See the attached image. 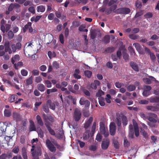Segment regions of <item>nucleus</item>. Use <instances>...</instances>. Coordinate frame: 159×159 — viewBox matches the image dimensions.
I'll return each mask as SVG.
<instances>
[{
  "label": "nucleus",
  "instance_id": "f257e3e1",
  "mask_svg": "<svg viewBox=\"0 0 159 159\" xmlns=\"http://www.w3.org/2000/svg\"><path fill=\"white\" fill-rule=\"evenodd\" d=\"M132 121L133 125L131 124L129 125V131H134L135 136L138 137L139 134L138 124L134 119H133Z\"/></svg>",
  "mask_w": 159,
  "mask_h": 159
},
{
  "label": "nucleus",
  "instance_id": "f03ea898",
  "mask_svg": "<svg viewBox=\"0 0 159 159\" xmlns=\"http://www.w3.org/2000/svg\"><path fill=\"white\" fill-rule=\"evenodd\" d=\"M46 145L48 149L52 152H54L56 150V147L54 145L57 146V143L56 141L54 139L52 140V142L49 139H47L46 140Z\"/></svg>",
  "mask_w": 159,
  "mask_h": 159
},
{
  "label": "nucleus",
  "instance_id": "7ed1b4c3",
  "mask_svg": "<svg viewBox=\"0 0 159 159\" xmlns=\"http://www.w3.org/2000/svg\"><path fill=\"white\" fill-rule=\"evenodd\" d=\"M79 103L81 105H84V109H89L90 105V102L88 100L84 98L83 97L81 98L79 101Z\"/></svg>",
  "mask_w": 159,
  "mask_h": 159
},
{
  "label": "nucleus",
  "instance_id": "20e7f679",
  "mask_svg": "<svg viewBox=\"0 0 159 159\" xmlns=\"http://www.w3.org/2000/svg\"><path fill=\"white\" fill-rule=\"evenodd\" d=\"M100 133L104 135L105 137H107L109 135L108 132L106 130L105 125L103 122H100Z\"/></svg>",
  "mask_w": 159,
  "mask_h": 159
},
{
  "label": "nucleus",
  "instance_id": "39448f33",
  "mask_svg": "<svg viewBox=\"0 0 159 159\" xmlns=\"http://www.w3.org/2000/svg\"><path fill=\"white\" fill-rule=\"evenodd\" d=\"M149 116L148 117L147 119L150 122L153 123H156L157 122V114L150 112L148 113Z\"/></svg>",
  "mask_w": 159,
  "mask_h": 159
},
{
  "label": "nucleus",
  "instance_id": "423d86ee",
  "mask_svg": "<svg viewBox=\"0 0 159 159\" xmlns=\"http://www.w3.org/2000/svg\"><path fill=\"white\" fill-rule=\"evenodd\" d=\"M21 43L20 42L16 44L13 43L11 45V48L13 52H16L17 51L20 50L21 48Z\"/></svg>",
  "mask_w": 159,
  "mask_h": 159
},
{
  "label": "nucleus",
  "instance_id": "0eeeda50",
  "mask_svg": "<svg viewBox=\"0 0 159 159\" xmlns=\"http://www.w3.org/2000/svg\"><path fill=\"white\" fill-rule=\"evenodd\" d=\"M81 116V111L78 109H76L75 110L74 118L76 121H78L80 119Z\"/></svg>",
  "mask_w": 159,
  "mask_h": 159
},
{
  "label": "nucleus",
  "instance_id": "6e6552de",
  "mask_svg": "<svg viewBox=\"0 0 159 159\" xmlns=\"http://www.w3.org/2000/svg\"><path fill=\"white\" fill-rule=\"evenodd\" d=\"M110 144L109 140L108 139L103 140L101 143V148L103 150H106L108 148Z\"/></svg>",
  "mask_w": 159,
  "mask_h": 159
},
{
  "label": "nucleus",
  "instance_id": "1a4fd4ad",
  "mask_svg": "<svg viewBox=\"0 0 159 159\" xmlns=\"http://www.w3.org/2000/svg\"><path fill=\"white\" fill-rule=\"evenodd\" d=\"M117 11L121 14H127L130 12L129 8L127 7H122L117 9Z\"/></svg>",
  "mask_w": 159,
  "mask_h": 159
},
{
  "label": "nucleus",
  "instance_id": "9d476101",
  "mask_svg": "<svg viewBox=\"0 0 159 159\" xmlns=\"http://www.w3.org/2000/svg\"><path fill=\"white\" fill-rule=\"evenodd\" d=\"M116 125L114 122L111 123L109 126V130L110 134L111 135H114L116 132Z\"/></svg>",
  "mask_w": 159,
  "mask_h": 159
},
{
  "label": "nucleus",
  "instance_id": "9b49d317",
  "mask_svg": "<svg viewBox=\"0 0 159 159\" xmlns=\"http://www.w3.org/2000/svg\"><path fill=\"white\" fill-rule=\"evenodd\" d=\"M159 104L158 103L157 105L156 106H147L146 107V109L149 111H150L152 112H155L159 111Z\"/></svg>",
  "mask_w": 159,
  "mask_h": 159
},
{
  "label": "nucleus",
  "instance_id": "f8f14e48",
  "mask_svg": "<svg viewBox=\"0 0 159 159\" xmlns=\"http://www.w3.org/2000/svg\"><path fill=\"white\" fill-rule=\"evenodd\" d=\"M93 120L92 117H90L89 119L85 122L84 125V127L85 130H87V129L90 126Z\"/></svg>",
  "mask_w": 159,
  "mask_h": 159
},
{
  "label": "nucleus",
  "instance_id": "ddd939ff",
  "mask_svg": "<svg viewBox=\"0 0 159 159\" xmlns=\"http://www.w3.org/2000/svg\"><path fill=\"white\" fill-rule=\"evenodd\" d=\"M12 117L13 120L16 121H19L21 119L20 116L17 112H13L12 114Z\"/></svg>",
  "mask_w": 159,
  "mask_h": 159
},
{
  "label": "nucleus",
  "instance_id": "4468645a",
  "mask_svg": "<svg viewBox=\"0 0 159 159\" xmlns=\"http://www.w3.org/2000/svg\"><path fill=\"white\" fill-rule=\"evenodd\" d=\"M129 64L131 67L134 71L136 72L139 71V67L137 64L133 61H130Z\"/></svg>",
  "mask_w": 159,
  "mask_h": 159
},
{
  "label": "nucleus",
  "instance_id": "2eb2a0df",
  "mask_svg": "<svg viewBox=\"0 0 159 159\" xmlns=\"http://www.w3.org/2000/svg\"><path fill=\"white\" fill-rule=\"evenodd\" d=\"M47 105L49 106V108L52 110H55L56 108V106L54 103L52 102L50 99L48 100L46 102Z\"/></svg>",
  "mask_w": 159,
  "mask_h": 159
},
{
  "label": "nucleus",
  "instance_id": "dca6fc26",
  "mask_svg": "<svg viewBox=\"0 0 159 159\" xmlns=\"http://www.w3.org/2000/svg\"><path fill=\"white\" fill-rule=\"evenodd\" d=\"M116 124L119 127H121V116L120 115L117 113L116 114Z\"/></svg>",
  "mask_w": 159,
  "mask_h": 159
},
{
  "label": "nucleus",
  "instance_id": "f3484780",
  "mask_svg": "<svg viewBox=\"0 0 159 159\" xmlns=\"http://www.w3.org/2000/svg\"><path fill=\"white\" fill-rule=\"evenodd\" d=\"M100 84V82L98 80H95L93 83L91 84V87L93 89H96L97 88V86H99Z\"/></svg>",
  "mask_w": 159,
  "mask_h": 159
},
{
  "label": "nucleus",
  "instance_id": "a211bd4d",
  "mask_svg": "<svg viewBox=\"0 0 159 159\" xmlns=\"http://www.w3.org/2000/svg\"><path fill=\"white\" fill-rule=\"evenodd\" d=\"M37 132L38 134L39 137L43 139L44 137V132L40 127L38 128Z\"/></svg>",
  "mask_w": 159,
  "mask_h": 159
},
{
  "label": "nucleus",
  "instance_id": "6ab92c4d",
  "mask_svg": "<svg viewBox=\"0 0 159 159\" xmlns=\"http://www.w3.org/2000/svg\"><path fill=\"white\" fill-rule=\"evenodd\" d=\"M89 137V130H86L83 135V139L87 140Z\"/></svg>",
  "mask_w": 159,
  "mask_h": 159
},
{
  "label": "nucleus",
  "instance_id": "aec40b11",
  "mask_svg": "<svg viewBox=\"0 0 159 159\" xmlns=\"http://www.w3.org/2000/svg\"><path fill=\"white\" fill-rule=\"evenodd\" d=\"M64 134V132L62 129H61L59 131V132L57 135H56L55 137L58 139H62Z\"/></svg>",
  "mask_w": 159,
  "mask_h": 159
},
{
  "label": "nucleus",
  "instance_id": "412c9836",
  "mask_svg": "<svg viewBox=\"0 0 159 159\" xmlns=\"http://www.w3.org/2000/svg\"><path fill=\"white\" fill-rule=\"evenodd\" d=\"M36 119L39 125L41 126H43V123L40 116L39 115H37L36 116Z\"/></svg>",
  "mask_w": 159,
  "mask_h": 159
},
{
  "label": "nucleus",
  "instance_id": "4be33fe9",
  "mask_svg": "<svg viewBox=\"0 0 159 159\" xmlns=\"http://www.w3.org/2000/svg\"><path fill=\"white\" fill-rule=\"evenodd\" d=\"M20 59V56L18 54L15 55L14 57L11 58V62L12 64H14L15 61H19Z\"/></svg>",
  "mask_w": 159,
  "mask_h": 159
},
{
  "label": "nucleus",
  "instance_id": "5701e85b",
  "mask_svg": "<svg viewBox=\"0 0 159 159\" xmlns=\"http://www.w3.org/2000/svg\"><path fill=\"white\" fill-rule=\"evenodd\" d=\"M150 102L152 103L159 102V97H151L149 98Z\"/></svg>",
  "mask_w": 159,
  "mask_h": 159
},
{
  "label": "nucleus",
  "instance_id": "b1692460",
  "mask_svg": "<svg viewBox=\"0 0 159 159\" xmlns=\"http://www.w3.org/2000/svg\"><path fill=\"white\" fill-rule=\"evenodd\" d=\"M103 42L105 44L108 43L110 41V37L109 35H106L104 37Z\"/></svg>",
  "mask_w": 159,
  "mask_h": 159
},
{
  "label": "nucleus",
  "instance_id": "393cba45",
  "mask_svg": "<svg viewBox=\"0 0 159 159\" xmlns=\"http://www.w3.org/2000/svg\"><path fill=\"white\" fill-rule=\"evenodd\" d=\"M98 102L99 104L102 106H104L105 105V99L103 97H99L98 98Z\"/></svg>",
  "mask_w": 159,
  "mask_h": 159
},
{
  "label": "nucleus",
  "instance_id": "a878e982",
  "mask_svg": "<svg viewBox=\"0 0 159 159\" xmlns=\"http://www.w3.org/2000/svg\"><path fill=\"white\" fill-rule=\"evenodd\" d=\"M22 153L24 159H28L26 150L25 148L24 147H23L22 148Z\"/></svg>",
  "mask_w": 159,
  "mask_h": 159
},
{
  "label": "nucleus",
  "instance_id": "bb28decb",
  "mask_svg": "<svg viewBox=\"0 0 159 159\" xmlns=\"http://www.w3.org/2000/svg\"><path fill=\"white\" fill-rule=\"evenodd\" d=\"M38 89L41 92H43L45 89V87L43 84H39L37 85Z\"/></svg>",
  "mask_w": 159,
  "mask_h": 159
},
{
  "label": "nucleus",
  "instance_id": "cd10ccee",
  "mask_svg": "<svg viewBox=\"0 0 159 159\" xmlns=\"http://www.w3.org/2000/svg\"><path fill=\"white\" fill-rule=\"evenodd\" d=\"M141 133L142 134L143 137L146 139H148V135L147 133L142 128H140Z\"/></svg>",
  "mask_w": 159,
  "mask_h": 159
},
{
  "label": "nucleus",
  "instance_id": "c85d7f7f",
  "mask_svg": "<svg viewBox=\"0 0 159 159\" xmlns=\"http://www.w3.org/2000/svg\"><path fill=\"white\" fill-rule=\"evenodd\" d=\"M136 88V86L134 85H130L127 87V90L129 92L134 90Z\"/></svg>",
  "mask_w": 159,
  "mask_h": 159
},
{
  "label": "nucleus",
  "instance_id": "c756f323",
  "mask_svg": "<svg viewBox=\"0 0 159 159\" xmlns=\"http://www.w3.org/2000/svg\"><path fill=\"white\" fill-rule=\"evenodd\" d=\"M122 120V124L124 126H126L128 123V120L125 116L123 115L121 116Z\"/></svg>",
  "mask_w": 159,
  "mask_h": 159
},
{
  "label": "nucleus",
  "instance_id": "7c9ffc66",
  "mask_svg": "<svg viewBox=\"0 0 159 159\" xmlns=\"http://www.w3.org/2000/svg\"><path fill=\"white\" fill-rule=\"evenodd\" d=\"M4 115L5 117H9L11 116V111L9 109H5L4 112Z\"/></svg>",
  "mask_w": 159,
  "mask_h": 159
},
{
  "label": "nucleus",
  "instance_id": "2f4dec72",
  "mask_svg": "<svg viewBox=\"0 0 159 159\" xmlns=\"http://www.w3.org/2000/svg\"><path fill=\"white\" fill-rule=\"evenodd\" d=\"M32 23L30 22H28L27 24L25 25L23 29V32L25 33L26 32L27 30L30 26H31Z\"/></svg>",
  "mask_w": 159,
  "mask_h": 159
},
{
  "label": "nucleus",
  "instance_id": "473e14b6",
  "mask_svg": "<svg viewBox=\"0 0 159 159\" xmlns=\"http://www.w3.org/2000/svg\"><path fill=\"white\" fill-rule=\"evenodd\" d=\"M36 128L34 123L33 121H30V124L29 128V130L30 131H36Z\"/></svg>",
  "mask_w": 159,
  "mask_h": 159
},
{
  "label": "nucleus",
  "instance_id": "72a5a7b5",
  "mask_svg": "<svg viewBox=\"0 0 159 159\" xmlns=\"http://www.w3.org/2000/svg\"><path fill=\"white\" fill-rule=\"evenodd\" d=\"M115 48L113 47H109L107 48L105 50V52L107 53H111L113 52Z\"/></svg>",
  "mask_w": 159,
  "mask_h": 159
},
{
  "label": "nucleus",
  "instance_id": "f704fd0d",
  "mask_svg": "<svg viewBox=\"0 0 159 159\" xmlns=\"http://www.w3.org/2000/svg\"><path fill=\"white\" fill-rule=\"evenodd\" d=\"M45 10V7L43 5H40L37 7V11L38 12H43Z\"/></svg>",
  "mask_w": 159,
  "mask_h": 159
},
{
  "label": "nucleus",
  "instance_id": "c9c22d12",
  "mask_svg": "<svg viewBox=\"0 0 159 159\" xmlns=\"http://www.w3.org/2000/svg\"><path fill=\"white\" fill-rule=\"evenodd\" d=\"M133 45L135 47L136 50L139 52H140L141 50V47L139 44L138 43H135L133 44Z\"/></svg>",
  "mask_w": 159,
  "mask_h": 159
},
{
  "label": "nucleus",
  "instance_id": "e433bc0d",
  "mask_svg": "<svg viewBox=\"0 0 159 159\" xmlns=\"http://www.w3.org/2000/svg\"><path fill=\"white\" fill-rule=\"evenodd\" d=\"M7 35L9 39H12L14 36V33L12 31L10 30L7 32Z\"/></svg>",
  "mask_w": 159,
  "mask_h": 159
},
{
  "label": "nucleus",
  "instance_id": "4c0bfd02",
  "mask_svg": "<svg viewBox=\"0 0 159 159\" xmlns=\"http://www.w3.org/2000/svg\"><path fill=\"white\" fill-rule=\"evenodd\" d=\"M33 77L31 76L26 80V84L27 85L31 84L33 83Z\"/></svg>",
  "mask_w": 159,
  "mask_h": 159
},
{
  "label": "nucleus",
  "instance_id": "58836bf2",
  "mask_svg": "<svg viewBox=\"0 0 159 159\" xmlns=\"http://www.w3.org/2000/svg\"><path fill=\"white\" fill-rule=\"evenodd\" d=\"M129 37L131 39L135 40L139 39V36L138 34H131L129 35Z\"/></svg>",
  "mask_w": 159,
  "mask_h": 159
},
{
  "label": "nucleus",
  "instance_id": "ea45409f",
  "mask_svg": "<svg viewBox=\"0 0 159 159\" xmlns=\"http://www.w3.org/2000/svg\"><path fill=\"white\" fill-rule=\"evenodd\" d=\"M104 94V92L101 89H99L96 94V96L98 97H102L101 96Z\"/></svg>",
  "mask_w": 159,
  "mask_h": 159
},
{
  "label": "nucleus",
  "instance_id": "a19ab883",
  "mask_svg": "<svg viewBox=\"0 0 159 159\" xmlns=\"http://www.w3.org/2000/svg\"><path fill=\"white\" fill-rule=\"evenodd\" d=\"M96 126V121H94L93 122V125L92 127L91 132L93 135L95 133V129Z\"/></svg>",
  "mask_w": 159,
  "mask_h": 159
},
{
  "label": "nucleus",
  "instance_id": "79ce46f5",
  "mask_svg": "<svg viewBox=\"0 0 159 159\" xmlns=\"http://www.w3.org/2000/svg\"><path fill=\"white\" fill-rule=\"evenodd\" d=\"M92 72L89 70H86L84 72V74L88 78H90L92 75Z\"/></svg>",
  "mask_w": 159,
  "mask_h": 159
},
{
  "label": "nucleus",
  "instance_id": "37998d69",
  "mask_svg": "<svg viewBox=\"0 0 159 159\" xmlns=\"http://www.w3.org/2000/svg\"><path fill=\"white\" fill-rule=\"evenodd\" d=\"M48 105L44 104L43 105V111L46 113H48L49 112V109L48 106Z\"/></svg>",
  "mask_w": 159,
  "mask_h": 159
},
{
  "label": "nucleus",
  "instance_id": "c03bdc74",
  "mask_svg": "<svg viewBox=\"0 0 159 159\" xmlns=\"http://www.w3.org/2000/svg\"><path fill=\"white\" fill-rule=\"evenodd\" d=\"M57 90L56 88H52L51 89H48L47 90V93L49 94L51 93H53L57 92Z\"/></svg>",
  "mask_w": 159,
  "mask_h": 159
},
{
  "label": "nucleus",
  "instance_id": "a18cd8bd",
  "mask_svg": "<svg viewBox=\"0 0 159 159\" xmlns=\"http://www.w3.org/2000/svg\"><path fill=\"white\" fill-rule=\"evenodd\" d=\"M153 15L151 12H148L144 15V16L145 18H152V17Z\"/></svg>",
  "mask_w": 159,
  "mask_h": 159
},
{
  "label": "nucleus",
  "instance_id": "49530a36",
  "mask_svg": "<svg viewBox=\"0 0 159 159\" xmlns=\"http://www.w3.org/2000/svg\"><path fill=\"white\" fill-rule=\"evenodd\" d=\"M85 109L86 110V109H84L83 110V115L84 117H88L90 115L89 111H88L85 110Z\"/></svg>",
  "mask_w": 159,
  "mask_h": 159
},
{
  "label": "nucleus",
  "instance_id": "de8ad7c7",
  "mask_svg": "<svg viewBox=\"0 0 159 159\" xmlns=\"http://www.w3.org/2000/svg\"><path fill=\"white\" fill-rule=\"evenodd\" d=\"M21 74L22 76H25L27 75L28 72L26 70L22 69L21 70Z\"/></svg>",
  "mask_w": 159,
  "mask_h": 159
},
{
  "label": "nucleus",
  "instance_id": "09e8293b",
  "mask_svg": "<svg viewBox=\"0 0 159 159\" xmlns=\"http://www.w3.org/2000/svg\"><path fill=\"white\" fill-rule=\"evenodd\" d=\"M52 66L54 68L58 69L59 68V65L57 61H54L52 63Z\"/></svg>",
  "mask_w": 159,
  "mask_h": 159
},
{
  "label": "nucleus",
  "instance_id": "8fccbe9b",
  "mask_svg": "<svg viewBox=\"0 0 159 159\" xmlns=\"http://www.w3.org/2000/svg\"><path fill=\"white\" fill-rule=\"evenodd\" d=\"M143 81L146 84H150L152 83L151 80L147 78H144Z\"/></svg>",
  "mask_w": 159,
  "mask_h": 159
},
{
  "label": "nucleus",
  "instance_id": "3c124183",
  "mask_svg": "<svg viewBox=\"0 0 159 159\" xmlns=\"http://www.w3.org/2000/svg\"><path fill=\"white\" fill-rule=\"evenodd\" d=\"M48 131L49 133L52 135L55 136L56 135V133L55 131L52 129L51 127L48 129Z\"/></svg>",
  "mask_w": 159,
  "mask_h": 159
},
{
  "label": "nucleus",
  "instance_id": "603ef678",
  "mask_svg": "<svg viewBox=\"0 0 159 159\" xmlns=\"http://www.w3.org/2000/svg\"><path fill=\"white\" fill-rule=\"evenodd\" d=\"M4 51L5 52H8L9 54H11L12 52V50L11 49L10 47H5L4 49Z\"/></svg>",
  "mask_w": 159,
  "mask_h": 159
},
{
  "label": "nucleus",
  "instance_id": "864d4df0",
  "mask_svg": "<svg viewBox=\"0 0 159 159\" xmlns=\"http://www.w3.org/2000/svg\"><path fill=\"white\" fill-rule=\"evenodd\" d=\"M45 83L46 85V86L48 88H51L52 87V84L51 82L49 80L45 81Z\"/></svg>",
  "mask_w": 159,
  "mask_h": 159
},
{
  "label": "nucleus",
  "instance_id": "5fc2aeb1",
  "mask_svg": "<svg viewBox=\"0 0 159 159\" xmlns=\"http://www.w3.org/2000/svg\"><path fill=\"white\" fill-rule=\"evenodd\" d=\"M107 98H105V100H106L107 102L108 103H110L111 102V97L110 94H107L106 95Z\"/></svg>",
  "mask_w": 159,
  "mask_h": 159
},
{
  "label": "nucleus",
  "instance_id": "6e6d98bb",
  "mask_svg": "<svg viewBox=\"0 0 159 159\" xmlns=\"http://www.w3.org/2000/svg\"><path fill=\"white\" fill-rule=\"evenodd\" d=\"M123 58L126 61H128L129 60V56L128 54L126 52H123Z\"/></svg>",
  "mask_w": 159,
  "mask_h": 159
},
{
  "label": "nucleus",
  "instance_id": "4d7b16f0",
  "mask_svg": "<svg viewBox=\"0 0 159 159\" xmlns=\"http://www.w3.org/2000/svg\"><path fill=\"white\" fill-rule=\"evenodd\" d=\"M59 39L61 43L62 44H63L64 43V37L62 34H60L59 35Z\"/></svg>",
  "mask_w": 159,
  "mask_h": 159
},
{
  "label": "nucleus",
  "instance_id": "13d9d810",
  "mask_svg": "<svg viewBox=\"0 0 159 159\" xmlns=\"http://www.w3.org/2000/svg\"><path fill=\"white\" fill-rule=\"evenodd\" d=\"M45 122V125L47 129L51 127V126H52V124L49 121L47 120H46Z\"/></svg>",
  "mask_w": 159,
  "mask_h": 159
},
{
  "label": "nucleus",
  "instance_id": "bf43d9fd",
  "mask_svg": "<svg viewBox=\"0 0 159 159\" xmlns=\"http://www.w3.org/2000/svg\"><path fill=\"white\" fill-rule=\"evenodd\" d=\"M31 73L34 76L38 75L39 74V71L37 70H32Z\"/></svg>",
  "mask_w": 159,
  "mask_h": 159
},
{
  "label": "nucleus",
  "instance_id": "052dcab7",
  "mask_svg": "<svg viewBox=\"0 0 159 159\" xmlns=\"http://www.w3.org/2000/svg\"><path fill=\"white\" fill-rule=\"evenodd\" d=\"M130 145L129 142L127 139H125L124 140V145L125 147H128Z\"/></svg>",
  "mask_w": 159,
  "mask_h": 159
},
{
  "label": "nucleus",
  "instance_id": "680f3d73",
  "mask_svg": "<svg viewBox=\"0 0 159 159\" xmlns=\"http://www.w3.org/2000/svg\"><path fill=\"white\" fill-rule=\"evenodd\" d=\"M142 94L143 96L144 97H147L150 94L149 91H148L147 90H145L143 92Z\"/></svg>",
  "mask_w": 159,
  "mask_h": 159
},
{
  "label": "nucleus",
  "instance_id": "e2e57ef3",
  "mask_svg": "<svg viewBox=\"0 0 159 159\" xmlns=\"http://www.w3.org/2000/svg\"><path fill=\"white\" fill-rule=\"evenodd\" d=\"M113 143L114 144V146L116 149H118L119 148L118 142L117 140H114Z\"/></svg>",
  "mask_w": 159,
  "mask_h": 159
},
{
  "label": "nucleus",
  "instance_id": "0e129e2a",
  "mask_svg": "<svg viewBox=\"0 0 159 159\" xmlns=\"http://www.w3.org/2000/svg\"><path fill=\"white\" fill-rule=\"evenodd\" d=\"M150 58L152 61H155L156 59V57L155 55L153 52H150L149 54Z\"/></svg>",
  "mask_w": 159,
  "mask_h": 159
},
{
  "label": "nucleus",
  "instance_id": "69168bd1",
  "mask_svg": "<svg viewBox=\"0 0 159 159\" xmlns=\"http://www.w3.org/2000/svg\"><path fill=\"white\" fill-rule=\"evenodd\" d=\"M77 142L79 143L80 146L81 148L84 147L85 145V143L84 142H82L80 140H78Z\"/></svg>",
  "mask_w": 159,
  "mask_h": 159
},
{
  "label": "nucleus",
  "instance_id": "338daca9",
  "mask_svg": "<svg viewBox=\"0 0 159 159\" xmlns=\"http://www.w3.org/2000/svg\"><path fill=\"white\" fill-rule=\"evenodd\" d=\"M89 149L92 151H94L97 149V147L95 145H92L89 147Z\"/></svg>",
  "mask_w": 159,
  "mask_h": 159
},
{
  "label": "nucleus",
  "instance_id": "774afa93",
  "mask_svg": "<svg viewBox=\"0 0 159 159\" xmlns=\"http://www.w3.org/2000/svg\"><path fill=\"white\" fill-rule=\"evenodd\" d=\"M29 11L33 14L35 13V10L34 7L32 6L28 8Z\"/></svg>",
  "mask_w": 159,
  "mask_h": 159
}]
</instances>
